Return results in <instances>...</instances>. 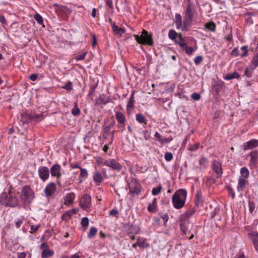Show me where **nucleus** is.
<instances>
[{
  "instance_id": "nucleus-22",
  "label": "nucleus",
  "mask_w": 258,
  "mask_h": 258,
  "mask_svg": "<svg viewBox=\"0 0 258 258\" xmlns=\"http://www.w3.org/2000/svg\"><path fill=\"white\" fill-rule=\"evenodd\" d=\"M75 198V195L74 192L68 193L64 197V204L69 205L72 204Z\"/></svg>"
},
{
  "instance_id": "nucleus-10",
  "label": "nucleus",
  "mask_w": 258,
  "mask_h": 258,
  "mask_svg": "<svg viewBox=\"0 0 258 258\" xmlns=\"http://www.w3.org/2000/svg\"><path fill=\"white\" fill-rule=\"evenodd\" d=\"M39 177L45 182L49 178V170L48 167L46 166H41L38 170Z\"/></svg>"
},
{
  "instance_id": "nucleus-14",
  "label": "nucleus",
  "mask_w": 258,
  "mask_h": 258,
  "mask_svg": "<svg viewBox=\"0 0 258 258\" xmlns=\"http://www.w3.org/2000/svg\"><path fill=\"white\" fill-rule=\"evenodd\" d=\"M106 175L105 171L102 174L99 171H96L94 173L93 179L96 185H99L104 180Z\"/></svg>"
},
{
  "instance_id": "nucleus-37",
  "label": "nucleus",
  "mask_w": 258,
  "mask_h": 258,
  "mask_svg": "<svg viewBox=\"0 0 258 258\" xmlns=\"http://www.w3.org/2000/svg\"><path fill=\"white\" fill-rule=\"evenodd\" d=\"M32 121H40L43 119V115L42 113H40L39 114H32Z\"/></svg>"
},
{
  "instance_id": "nucleus-1",
  "label": "nucleus",
  "mask_w": 258,
  "mask_h": 258,
  "mask_svg": "<svg viewBox=\"0 0 258 258\" xmlns=\"http://www.w3.org/2000/svg\"><path fill=\"white\" fill-rule=\"evenodd\" d=\"M187 191L184 189H179L174 194L172 198L173 207L176 209L182 208L186 202Z\"/></svg>"
},
{
  "instance_id": "nucleus-3",
  "label": "nucleus",
  "mask_w": 258,
  "mask_h": 258,
  "mask_svg": "<svg viewBox=\"0 0 258 258\" xmlns=\"http://www.w3.org/2000/svg\"><path fill=\"white\" fill-rule=\"evenodd\" d=\"M134 37L139 44L148 45L151 46L154 45V43L152 34H149L148 32L145 30H143L142 34L140 36L135 35Z\"/></svg>"
},
{
  "instance_id": "nucleus-40",
  "label": "nucleus",
  "mask_w": 258,
  "mask_h": 258,
  "mask_svg": "<svg viewBox=\"0 0 258 258\" xmlns=\"http://www.w3.org/2000/svg\"><path fill=\"white\" fill-rule=\"evenodd\" d=\"M225 188L228 190L229 195L232 199H234L235 197V194L233 188L229 185L226 186Z\"/></svg>"
},
{
  "instance_id": "nucleus-38",
  "label": "nucleus",
  "mask_w": 258,
  "mask_h": 258,
  "mask_svg": "<svg viewBox=\"0 0 258 258\" xmlns=\"http://www.w3.org/2000/svg\"><path fill=\"white\" fill-rule=\"evenodd\" d=\"M97 232V229L95 227H92L90 229V230L88 234V237L89 238H91L94 236Z\"/></svg>"
},
{
  "instance_id": "nucleus-12",
  "label": "nucleus",
  "mask_w": 258,
  "mask_h": 258,
  "mask_svg": "<svg viewBox=\"0 0 258 258\" xmlns=\"http://www.w3.org/2000/svg\"><path fill=\"white\" fill-rule=\"evenodd\" d=\"M91 197L89 195H85L81 199L80 202V207L83 209H87L91 206Z\"/></svg>"
},
{
  "instance_id": "nucleus-6",
  "label": "nucleus",
  "mask_w": 258,
  "mask_h": 258,
  "mask_svg": "<svg viewBox=\"0 0 258 258\" xmlns=\"http://www.w3.org/2000/svg\"><path fill=\"white\" fill-rule=\"evenodd\" d=\"M211 168L216 174V177L220 178L223 174L222 164L218 161L214 159L211 162Z\"/></svg>"
},
{
  "instance_id": "nucleus-49",
  "label": "nucleus",
  "mask_w": 258,
  "mask_h": 258,
  "mask_svg": "<svg viewBox=\"0 0 258 258\" xmlns=\"http://www.w3.org/2000/svg\"><path fill=\"white\" fill-rule=\"evenodd\" d=\"M203 60V57L202 55H198L194 59L195 63L196 65L200 64Z\"/></svg>"
},
{
  "instance_id": "nucleus-25",
  "label": "nucleus",
  "mask_w": 258,
  "mask_h": 258,
  "mask_svg": "<svg viewBox=\"0 0 258 258\" xmlns=\"http://www.w3.org/2000/svg\"><path fill=\"white\" fill-rule=\"evenodd\" d=\"M240 75L238 73L234 72L232 73L227 74L224 77V79L226 80H230L234 79L240 80Z\"/></svg>"
},
{
  "instance_id": "nucleus-5",
  "label": "nucleus",
  "mask_w": 258,
  "mask_h": 258,
  "mask_svg": "<svg viewBox=\"0 0 258 258\" xmlns=\"http://www.w3.org/2000/svg\"><path fill=\"white\" fill-rule=\"evenodd\" d=\"M193 13L191 8V5L189 4L186 9L185 17L183 22L182 31H186L187 28L191 26V22L193 19Z\"/></svg>"
},
{
  "instance_id": "nucleus-9",
  "label": "nucleus",
  "mask_w": 258,
  "mask_h": 258,
  "mask_svg": "<svg viewBox=\"0 0 258 258\" xmlns=\"http://www.w3.org/2000/svg\"><path fill=\"white\" fill-rule=\"evenodd\" d=\"M104 165L110 167L113 170H115L118 172L120 171L122 169V166L113 159H108L106 160L104 163Z\"/></svg>"
},
{
  "instance_id": "nucleus-26",
  "label": "nucleus",
  "mask_w": 258,
  "mask_h": 258,
  "mask_svg": "<svg viewBox=\"0 0 258 258\" xmlns=\"http://www.w3.org/2000/svg\"><path fill=\"white\" fill-rule=\"evenodd\" d=\"M175 25L176 26L177 29H180L181 28L182 30V27H183V22L182 21V17L179 14H176L175 15Z\"/></svg>"
},
{
  "instance_id": "nucleus-33",
  "label": "nucleus",
  "mask_w": 258,
  "mask_h": 258,
  "mask_svg": "<svg viewBox=\"0 0 258 258\" xmlns=\"http://www.w3.org/2000/svg\"><path fill=\"white\" fill-rule=\"evenodd\" d=\"M134 93L135 92L134 91L130 97V100L127 103V109H133L134 107V103H135V99H134Z\"/></svg>"
},
{
  "instance_id": "nucleus-32",
  "label": "nucleus",
  "mask_w": 258,
  "mask_h": 258,
  "mask_svg": "<svg viewBox=\"0 0 258 258\" xmlns=\"http://www.w3.org/2000/svg\"><path fill=\"white\" fill-rule=\"evenodd\" d=\"M202 196L200 192H197L195 199V206L199 207L203 205Z\"/></svg>"
},
{
  "instance_id": "nucleus-30",
  "label": "nucleus",
  "mask_w": 258,
  "mask_h": 258,
  "mask_svg": "<svg viewBox=\"0 0 258 258\" xmlns=\"http://www.w3.org/2000/svg\"><path fill=\"white\" fill-rule=\"evenodd\" d=\"M242 52L240 53V57L244 58L249 55V49L248 45H243L240 47Z\"/></svg>"
},
{
  "instance_id": "nucleus-31",
  "label": "nucleus",
  "mask_w": 258,
  "mask_h": 258,
  "mask_svg": "<svg viewBox=\"0 0 258 258\" xmlns=\"http://www.w3.org/2000/svg\"><path fill=\"white\" fill-rule=\"evenodd\" d=\"M54 254L53 250H49V249H44L43 250L41 253V258H48L52 256Z\"/></svg>"
},
{
  "instance_id": "nucleus-46",
  "label": "nucleus",
  "mask_w": 258,
  "mask_h": 258,
  "mask_svg": "<svg viewBox=\"0 0 258 258\" xmlns=\"http://www.w3.org/2000/svg\"><path fill=\"white\" fill-rule=\"evenodd\" d=\"M253 243H256L258 241V233L257 232H252L250 234Z\"/></svg>"
},
{
  "instance_id": "nucleus-18",
  "label": "nucleus",
  "mask_w": 258,
  "mask_h": 258,
  "mask_svg": "<svg viewBox=\"0 0 258 258\" xmlns=\"http://www.w3.org/2000/svg\"><path fill=\"white\" fill-rule=\"evenodd\" d=\"M117 107L114 109L115 118L119 124H124L126 121L125 116L122 112L116 110Z\"/></svg>"
},
{
  "instance_id": "nucleus-42",
  "label": "nucleus",
  "mask_w": 258,
  "mask_h": 258,
  "mask_svg": "<svg viewBox=\"0 0 258 258\" xmlns=\"http://www.w3.org/2000/svg\"><path fill=\"white\" fill-rule=\"evenodd\" d=\"M162 187L161 186H158L153 188L152 190V194L153 196L158 195L161 191Z\"/></svg>"
},
{
  "instance_id": "nucleus-52",
  "label": "nucleus",
  "mask_w": 258,
  "mask_h": 258,
  "mask_svg": "<svg viewBox=\"0 0 258 258\" xmlns=\"http://www.w3.org/2000/svg\"><path fill=\"white\" fill-rule=\"evenodd\" d=\"M99 99L103 104H106L109 102V98H106L104 95H101L99 97Z\"/></svg>"
},
{
  "instance_id": "nucleus-4",
  "label": "nucleus",
  "mask_w": 258,
  "mask_h": 258,
  "mask_svg": "<svg viewBox=\"0 0 258 258\" xmlns=\"http://www.w3.org/2000/svg\"><path fill=\"white\" fill-rule=\"evenodd\" d=\"M35 197L33 189L28 186H25L20 194L21 201L25 204H30Z\"/></svg>"
},
{
  "instance_id": "nucleus-20",
  "label": "nucleus",
  "mask_w": 258,
  "mask_h": 258,
  "mask_svg": "<svg viewBox=\"0 0 258 258\" xmlns=\"http://www.w3.org/2000/svg\"><path fill=\"white\" fill-rule=\"evenodd\" d=\"M137 244L141 248H148L150 246V243L148 242L146 238L141 237H139L137 238Z\"/></svg>"
},
{
  "instance_id": "nucleus-28",
  "label": "nucleus",
  "mask_w": 258,
  "mask_h": 258,
  "mask_svg": "<svg viewBox=\"0 0 258 258\" xmlns=\"http://www.w3.org/2000/svg\"><path fill=\"white\" fill-rule=\"evenodd\" d=\"M157 199H154L152 201V204H150L148 207V210L152 213H154L156 212V209L157 208Z\"/></svg>"
},
{
  "instance_id": "nucleus-13",
  "label": "nucleus",
  "mask_w": 258,
  "mask_h": 258,
  "mask_svg": "<svg viewBox=\"0 0 258 258\" xmlns=\"http://www.w3.org/2000/svg\"><path fill=\"white\" fill-rule=\"evenodd\" d=\"M255 47V53H253L252 60L249 64V68L252 70H255L258 67V43Z\"/></svg>"
},
{
  "instance_id": "nucleus-23",
  "label": "nucleus",
  "mask_w": 258,
  "mask_h": 258,
  "mask_svg": "<svg viewBox=\"0 0 258 258\" xmlns=\"http://www.w3.org/2000/svg\"><path fill=\"white\" fill-rule=\"evenodd\" d=\"M199 167L198 168L204 169L206 168L208 164V159L207 157H202L199 160Z\"/></svg>"
},
{
  "instance_id": "nucleus-43",
  "label": "nucleus",
  "mask_w": 258,
  "mask_h": 258,
  "mask_svg": "<svg viewBox=\"0 0 258 258\" xmlns=\"http://www.w3.org/2000/svg\"><path fill=\"white\" fill-rule=\"evenodd\" d=\"M98 83H95L94 85L91 86L88 94V97H90L93 95V94L95 92Z\"/></svg>"
},
{
  "instance_id": "nucleus-47",
  "label": "nucleus",
  "mask_w": 258,
  "mask_h": 258,
  "mask_svg": "<svg viewBox=\"0 0 258 258\" xmlns=\"http://www.w3.org/2000/svg\"><path fill=\"white\" fill-rule=\"evenodd\" d=\"M200 146V144L197 143L194 145H189L188 147V150L190 151H197Z\"/></svg>"
},
{
  "instance_id": "nucleus-8",
  "label": "nucleus",
  "mask_w": 258,
  "mask_h": 258,
  "mask_svg": "<svg viewBox=\"0 0 258 258\" xmlns=\"http://www.w3.org/2000/svg\"><path fill=\"white\" fill-rule=\"evenodd\" d=\"M130 193L138 195L141 191L140 185L135 179H132L128 185Z\"/></svg>"
},
{
  "instance_id": "nucleus-24",
  "label": "nucleus",
  "mask_w": 258,
  "mask_h": 258,
  "mask_svg": "<svg viewBox=\"0 0 258 258\" xmlns=\"http://www.w3.org/2000/svg\"><path fill=\"white\" fill-rule=\"evenodd\" d=\"M80 170L81 173L80 174L79 184L82 183L84 181H85L88 175L87 170L86 169L81 168Z\"/></svg>"
},
{
  "instance_id": "nucleus-59",
  "label": "nucleus",
  "mask_w": 258,
  "mask_h": 258,
  "mask_svg": "<svg viewBox=\"0 0 258 258\" xmlns=\"http://www.w3.org/2000/svg\"><path fill=\"white\" fill-rule=\"evenodd\" d=\"M80 257L81 255L78 253H77L71 256L66 255L63 256L61 258H80Z\"/></svg>"
},
{
  "instance_id": "nucleus-15",
  "label": "nucleus",
  "mask_w": 258,
  "mask_h": 258,
  "mask_svg": "<svg viewBox=\"0 0 258 258\" xmlns=\"http://www.w3.org/2000/svg\"><path fill=\"white\" fill-rule=\"evenodd\" d=\"M248 184L247 179L239 178L237 185V190L238 192H242L246 188V185Z\"/></svg>"
},
{
  "instance_id": "nucleus-2",
  "label": "nucleus",
  "mask_w": 258,
  "mask_h": 258,
  "mask_svg": "<svg viewBox=\"0 0 258 258\" xmlns=\"http://www.w3.org/2000/svg\"><path fill=\"white\" fill-rule=\"evenodd\" d=\"M18 202L17 198L10 191L8 192L4 191L0 196V203L5 206L16 207L18 206Z\"/></svg>"
},
{
  "instance_id": "nucleus-34",
  "label": "nucleus",
  "mask_w": 258,
  "mask_h": 258,
  "mask_svg": "<svg viewBox=\"0 0 258 258\" xmlns=\"http://www.w3.org/2000/svg\"><path fill=\"white\" fill-rule=\"evenodd\" d=\"M136 119L140 123L147 124L146 119L141 113H137L136 115Z\"/></svg>"
},
{
  "instance_id": "nucleus-17",
  "label": "nucleus",
  "mask_w": 258,
  "mask_h": 258,
  "mask_svg": "<svg viewBox=\"0 0 258 258\" xmlns=\"http://www.w3.org/2000/svg\"><path fill=\"white\" fill-rule=\"evenodd\" d=\"M247 157H250V163L251 165L255 166L257 164L258 160V151L254 150L250 152Z\"/></svg>"
},
{
  "instance_id": "nucleus-55",
  "label": "nucleus",
  "mask_w": 258,
  "mask_h": 258,
  "mask_svg": "<svg viewBox=\"0 0 258 258\" xmlns=\"http://www.w3.org/2000/svg\"><path fill=\"white\" fill-rule=\"evenodd\" d=\"M191 98L196 101L199 100L201 98V95L197 93H194L191 95Z\"/></svg>"
},
{
  "instance_id": "nucleus-64",
  "label": "nucleus",
  "mask_w": 258,
  "mask_h": 258,
  "mask_svg": "<svg viewBox=\"0 0 258 258\" xmlns=\"http://www.w3.org/2000/svg\"><path fill=\"white\" fill-rule=\"evenodd\" d=\"M26 255L27 253L25 252L17 253V258H25Z\"/></svg>"
},
{
  "instance_id": "nucleus-45",
  "label": "nucleus",
  "mask_w": 258,
  "mask_h": 258,
  "mask_svg": "<svg viewBox=\"0 0 258 258\" xmlns=\"http://www.w3.org/2000/svg\"><path fill=\"white\" fill-rule=\"evenodd\" d=\"M220 208L216 207L213 211L210 213V217L211 218H214L217 215L220 213Z\"/></svg>"
},
{
  "instance_id": "nucleus-19",
  "label": "nucleus",
  "mask_w": 258,
  "mask_h": 258,
  "mask_svg": "<svg viewBox=\"0 0 258 258\" xmlns=\"http://www.w3.org/2000/svg\"><path fill=\"white\" fill-rule=\"evenodd\" d=\"M196 210H197L195 207H190V208L188 210H187L181 215V220L182 221H185L186 219H187L192 215H193L196 212Z\"/></svg>"
},
{
  "instance_id": "nucleus-41",
  "label": "nucleus",
  "mask_w": 258,
  "mask_h": 258,
  "mask_svg": "<svg viewBox=\"0 0 258 258\" xmlns=\"http://www.w3.org/2000/svg\"><path fill=\"white\" fill-rule=\"evenodd\" d=\"M34 18L35 19V20L39 24L41 25L43 24V20L42 16L40 14L36 13L34 15Z\"/></svg>"
},
{
  "instance_id": "nucleus-27",
  "label": "nucleus",
  "mask_w": 258,
  "mask_h": 258,
  "mask_svg": "<svg viewBox=\"0 0 258 258\" xmlns=\"http://www.w3.org/2000/svg\"><path fill=\"white\" fill-rule=\"evenodd\" d=\"M112 30L115 35L121 36L125 32V30L123 28H119L117 26L115 25Z\"/></svg>"
},
{
  "instance_id": "nucleus-58",
  "label": "nucleus",
  "mask_w": 258,
  "mask_h": 258,
  "mask_svg": "<svg viewBox=\"0 0 258 258\" xmlns=\"http://www.w3.org/2000/svg\"><path fill=\"white\" fill-rule=\"evenodd\" d=\"M86 52H85L82 54H80V55H77L75 57V59L77 60H83L85 58V57H86Z\"/></svg>"
},
{
  "instance_id": "nucleus-60",
  "label": "nucleus",
  "mask_w": 258,
  "mask_h": 258,
  "mask_svg": "<svg viewBox=\"0 0 258 258\" xmlns=\"http://www.w3.org/2000/svg\"><path fill=\"white\" fill-rule=\"evenodd\" d=\"M71 216V214L69 212L64 213L61 217L63 220H67L69 219Z\"/></svg>"
},
{
  "instance_id": "nucleus-53",
  "label": "nucleus",
  "mask_w": 258,
  "mask_h": 258,
  "mask_svg": "<svg viewBox=\"0 0 258 258\" xmlns=\"http://www.w3.org/2000/svg\"><path fill=\"white\" fill-rule=\"evenodd\" d=\"M81 225L84 227H87L89 225V219L87 217H84L81 222Z\"/></svg>"
},
{
  "instance_id": "nucleus-7",
  "label": "nucleus",
  "mask_w": 258,
  "mask_h": 258,
  "mask_svg": "<svg viewBox=\"0 0 258 258\" xmlns=\"http://www.w3.org/2000/svg\"><path fill=\"white\" fill-rule=\"evenodd\" d=\"M56 191V185L53 182L49 183L44 189L43 192L46 197H51Z\"/></svg>"
},
{
  "instance_id": "nucleus-39",
  "label": "nucleus",
  "mask_w": 258,
  "mask_h": 258,
  "mask_svg": "<svg viewBox=\"0 0 258 258\" xmlns=\"http://www.w3.org/2000/svg\"><path fill=\"white\" fill-rule=\"evenodd\" d=\"M177 33L174 30H170L168 33V37L169 38L172 40H175L177 37Z\"/></svg>"
},
{
  "instance_id": "nucleus-57",
  "label": "nucleus",
  "mask_w": 258,
  "mask_h": 258,
  "mask_svg": "<svg viewBox=\"0 0 258 258\" xmlns=\"http://www.w3.org/2000/svg\"><path fill=\"white\" fill-rule=\"evenodd\" d=\"M186 53L188 55H191L194 52V49L192 47L187 46L185 49Z\"/></svg>"
},
{
  "instance_id": "nucleus-35",
  "label": "nucleus",
  "mask_w": 258,
  "mask_h": 258,
  "mask_svg": "<svg viewBox=\"0 0 258 258\" xmlns=\"http://www.w3.org/2000/svg\"><path fill=\"white\" fill-rule=\"evenodd\" d=\"M205 27L207 29L212 32H214L216 30V24L213 22L207 23Z\"/></svg>"
},
{
  "instance_id": "nucleus-63",
  "label": "nucleus",
  "mask_w": 258,
  "mask_h": 258,
  "mask_svg": "<svg viewBox=\"0 0 258 258\" xmlns=\"http://www.w3.org/2000/svg\"><path fill=\"white\" fill-rule=\"evenodd\" d=\"M177 44L179 45L180 48H181L183 50H184L185 48L187 46L186 43L184 41V40L182 42H177Z\"/></svg>"
},
{
  "instance_id": "nucleus-56",
  "label": "nucleus",
  "mask_w": 258,
  "mask_h": 258,
  "mask_svg": "<svg viewBox=\"0 0 258 258\" xmlns=\"http://www.w3.org/2000/svg\"><path fill=\"white\" fill-rule=\"evenodd\" d=\"M110 128L108 125L105 126L103 128V134L107 137L110 134Z\"/></svg>"
},
{
  "instance_id": "nucleus-54",
  "label": "nucleus",
  "mask_w": 258,
  "mask_h": 258,
  "mask_svg": "<svg viewBox=\"0 0 258 258\" xmlns=\"http://www.w3.org/2000/svg\"><path fill=\"white\" fill-rule=\"evenodd\" d=\"M40 227V225H31L30 227V232L31 233H33L37 231L38 228Z\"/></svg>"
},
{
  "instance_id": "nucleus-44",
  "label": "nucleus",
  "mask_w": 258,
  "mask_h": 258,
  "mask_svg": "<svg viewBox=\"0 0 258 258\" xmlns=\"http://www.w3.org/2000/svg\"><path fill=\"white\" fill-rule=\"evenodd\" d=\"M231 55L234 57H237L240 56V53H239V50L238 47H235L230 53Z\"/></svg>"
},
{
  "instance_id": "nucleus-51",
  "label": "nucleus",
  "mask_w": 258,
  "mask_h": 258,
  "mask_svg": "<svg viewBox=\"0 0 258 258\" xmlns=\"http://www.w3.org/2000/svg\"><path fill=\"white\" fill-rule=\"evenodd\" d=\"M164 158L167 161H170L173 159V155L171 153L167 152L165 154Z\"/></svg>"
},
{
  "instance_id": "nucleus-16",
  "label": "nucleus",
  "mask_w": 258,
  "mask_h": 258,
  "mask_svg": "<svg viewBox=\"0 0 258 258\" xmlns=\"http://www.w3.org/2000/svg\"><path fill=\"white\" fill-rule=\"evenodd\" d=\"M257 147H258V140L252 139L244 143L243 150H248Z\"/></svg>"
},
{
  "instance_id": "nucleus-36",
  "label": "nucleus",
  "mask_w": 258,
  "mask_h": 258,
  "mask_svg": "<svg viewBox=\"0 0 258 258\" xmlns=\"http://www.w3.org/2000/svg\"><path fill=\"white\" fill-rule=\"evenodd\" d=\"M80 112H81L80 109L78 107V103L77 102H76L75 103L74 107H73V108L72 110V114L74 116H78L80 115Z\"/></svg>"
},
{
  "instance_id": "nucleus-50",
  "label": "nucleus",
  "mask_w": 258,
  "mask_h": 258,
  "mask_svg": "<svg viewBox=\"0 0 258 258\" xmlns=\"http://www.w3.org/2000/svg\"><path fill=\"white\" fill-rule=\"evenodd\" d=\"M62 88L65 89L68 91H71L73 90L72 83L69 81L64 86L62 87Z\"/></svg>"
},
{
  "instance_id": "nucleus-48",
  "label": "nucleus",
  "mask_w": 258,
  "mask_h": 258,
  "mask_svg": "<svg viewBox=\"0 0 258 258\" xmlns=\"http://www.w3.org/2000/svg\"><path fill=\"white\" fill-rule=\"evenodd\" d=\"M255 207V204L253 201H248L249 211L250 213H252L253 212Z\"/></svg>"
},
{
  "instance_id": "nucleus-62",
  "label": "nucleus",
  "mask_w": 258,
  "mask_h": 258,
  "mask_svg": "<svg viewBox=\"0 0 258 258\" xmlns=\"http://www.w3.org/2000/svg\"><path fill=\"white\" fill-rule=\"evenodd\" d=\"M106 5L110 8L113 9L112 0H105Z\"/></svg>"
},
{
  "instance_id": "nucleus-29",
  "label": "nucleus",
  "mask_w": 258,
  "mask_h": 258,
  "mask_svg": "<svg viewBox=\"0 0 258 258\" xmlns=\"http://www.w3.org/2000/svg\"><path fill=\"white\" fill-rule=\"evenodd\" d=\"M240 172L241 175L239 176V178H243L244 179H247L249 175V171L248 169L245 167H243L240 169Z\"/></svg>"
},
{
  "instance_id": "nucleus-11",
  "label": "nucleus",
  "mask_w": 258,
  "mask_h": 258,
  "mask_svg": "<svg viewBox=\"0 0 258 258\" xmlns=\"http://www.w3.org/2000/svg\"><path fill=\"white\" fill-rule=\"evenodd\" d=\"M61 167L58 164H55L50 169V174L52 177H56L59 178L61 175Z\"/></svg>"
},
{
  "instance_id": "nucleus-21",
  "label": "nucleus",
  "mask_w": 258,
  "mask_h": 258,
  "mask_svg": "<svg viewBox=\"0 0 258 258\" xmlns=\"http://www.w3.org/2000/svg\"><path fill=\"white\" fill-rule=\"evenodd\" d=\"M21 121L24 123H28L29 122L32 121V114L28 113V112H25L21 114Z\"/></svg>"
},
{
  "instance_id": "nucleus-61",
  "label": "nucleus",
  "mask_w": 258,
  "mask_h": 258,
  "mask_svg": "<svg viewBox=\"0 0 258 258\" xmlns=\"http://www.w3.org/2000/svg\"><path fill=\"white\" fill-rule=\"evenodd\" d=\"M118 215V211L117 209H113L109 212V215L112 216H116Z\"/></svg>"
}]
</instances>
